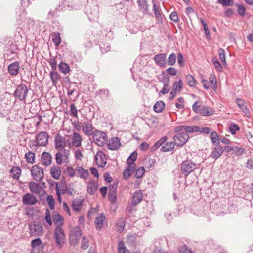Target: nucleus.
<instances>
[{
	"label": "nucleus",
	"instance_id": "1",
	"mask_svg": "<svg viewBox=\"0 0 253 253\" xmlns=\"http://www.w3.org/2000/svg\"><path fill=\"white\" fill-rule=\"evenodd\" d=\"M197 168V164L191 160L183 161L180 165V170L181 173L187 177L191 172L193 171Z\"/></svg>",
	"mask_w": 253,
	"mask_h": 253
},
{
	"label": "nucleus",
	"instance_id": "2",
	"mask_svg": "<svg viewBox=\"0 0 253 253\" xmlns=\"http://www.w3.org/2000/svg\"><path fill=\"white\" fill-rule=\"evenodd\" d=\"M55 243L59 248L63 247L65 243V234L62 227H56L54 231Z\"/></svg>",
	"mask_w": 253,
	"mask_h": 253
},
{
	"label": "nucleus",
	"instance_id": "3",
	"mask_svg": "<svg viewBox=\"0 0 253 253\" xmlns=\"http://www.w3.org/2000/svg\"><path fill=\"white\" fill-rule=\"evenodd\" d=\"M31 172L33 179L35 181L41 182L44 178V170L38 165L32 166Z\"/></svg>",
	"mask_w": 253,
	"mask_h": 253
},
{
	"label": "nucleus",
	"instance_id": "4",
	"mask_svg": "<svg viewBox=\"0 0 253 253\" xmlns=\"http://www.w3.org/2000/svg\"><path fill=\"white\" fill-rule=\"evenodd\" d=\"M82 232L78 226L74 227L70 234V242L72 245H75L80 240Z\"/></svg>",
	"mask_w": 253,
	"mask_h": 253
},
{
	"label": "nucleus",
	"instance_id": "5",
	"mask_svg": "<svg viewBox=\"0 0 253 253\" xmlns=\"http://www.w3.org/2000/svg\"><path fill=\"white\" fill-rule=\"evenodd\" d=\"M28 91V89L26 85L22 84L17 87L14 92V95L19 100L23 101L25 99Z\"/></svg>",
	"mask_w": 253,
	"mask_h": 253
},
{
	"label": "nucleus",
	"instance_id": "6",
	"mask_svg": "<svg viewBox=\"0 0 253 253\" xmlns=\"http://www.w3.org/2000/svg\"><path fill=\"white\" fill-rule=\"evenodd\" d=\"M93 135L95 142L99 146H103L107 141V135L103 131H96Z\"/></svg>",
	"mask_w": 253,
	"mask_h": 253
},
{
	"label": "nucleus",
	"instance_id": "7",
	"mask_svg": "<svg viewBox=\"0 0 253 253\" xmlns=\"http://www.w3.org/2000/svg\"><path fill=\"white\" fill-rule=\"evenodd\" d=\"M189 135L186 132L178 133L173 137L174 143L178 147L183 146L189 139Z\"/></svg>",
	"mask_w": 253,
	"mask_h": 253
},
{
	"label": "nucleus",
	"instance_id": "8",
	"mask_svg": "<svg viewBox=\"0 0 253 253\" xmlns=\"http://www.w3.org/2000/svg\"><path fill=\"white\" fill-rule=\"evenodd\" d=\"M32 249L30 253H43V245L40 238H36L31 241Z\"/></svg>",
	"mask_w": 253,
	"mask_h": 253
},
{
	"label": "nucleus",
	"instance_id": "9",
	"mask_svg": "<svg viewBox=\"0 0 253 253\" xmlns=\"http://www.w3.org/2000/svg\"><path fill=\"white\" fill-rule=\"evenodd\" d=\"M69 155L70 150L65 149H64L62 152L56 153L55 154V160L57 164L61 165L63 162L68 163Z\"/></svg>",
	"mask_w": 253,
	"mask_h": 253
},
{
	"label": "nucleus",
	"instance_id": "10",
	"mask_svg": "<svg viewBox=\"0 0 253 253\" xmlns=\"http://www.w3.org/2000/svg\"><path fill=\"white\" fill-rule=\"evenodd\" d=\"M30 232L32 236H41L43 232L42 224L40 222H34L32 225H29Z\"/></svg>",
	"mask_w": 253,
	"mask_h": 253
},
{
	"label": "nucleus",
	"instance_id": "11",
	"mask_svg": "<svg viewBox=\"0 0 253 253\" xmlns=\"http://www.w3.org/2000/svg\"><path fill=\"white\" fill-rule=\"evenodd\" d=\"M48 139V135L46 132L39 133L36 137L37 144L40 146H45L47 145Z\"/></svg>",
	"mask_w": 253,
	"mask_h": 253
},
{
	"label": "nucleus",
	"instance_id": "12",
	"mask_svg": "<svg viewBox=\"0 0 253 253\" xmlns=\"http://www.w3.org/2000/svg\"><path fill=\"white\" fill-rule=\"evenodd\" d=\"M167 54L165 53H160L156 55L153 59L157 65L160 67H164L166 66Z\"/></svg>",
	"mask_w": 253,
	"mask_h": 253
},
{
	"label": "nucleus",
	"instance_id": "13",
	"mask_svg": "<svg viewBox=\"0 0 253 253\" xmlns=\"http://www.w3.org/2000/svg\"><path fill=\"white\" fill-rule=\"evenodd\" d=\"M55 148L58 150H61L66 146L65 138L59 133L57 134L54 140Z\"/></svg>",
	"mask_w": 253,
	"mask_h": 253
},
{
	"label": "nucleus",
	"instance_id": "14",
	"mask_svg": "<svg viewBox=\"0 0 253 253\" xmlns=\"http://www.w3.org/2000/svg\"><path fill=\"white\" fill-rule=\"evenodd\" d=\"M121 146V142L119 138L117 137H112L109 140L107 147L111 150H117Z\"/></svg>",
	"mask_w": 253,
	"mask_h": 253
},
{
	"label": "nucleus",
	"instance_id": "15",
	"mask_svg": "<svg viewBox=\"0 0 253 253\" xmlns=\"http://www.w3.org/2000/svg\"><path fill=\"white\" fill-rule=\"evenodd\" d=\"M22 202L25 205H33L37 202V200L36 196L30 193H26L22 197Z\"/></svg>",
	"mask_w": 253,
	"mask_h": 253
},
{
	"label": "nucleus",
	"instance_id": "16",
	"mask_svg": "<svg viewBox=\"0 0 253 253\" xmlns=\"http://www.w3.org/2000/svg\"><path fill=\"white\" fill-rule=\"evenodd\" d=\"M106 219V216L103 213H100L99 216L95 218L94 225L96 230L100 231L102 229Z\"/></svg>",
	"mask_w": 253,
	"mask_h": 253
},
{
	"label": "nucleus",
	"instance_id": "17",
	"mask_svg": "<svg viewBox=\"0 0 253 253\" xmlns=\"http://www.w3.org/2000/svg\"><path fill=\"white\" fill-rule=\"evenodd\" d=\"M95 159L98 165L101 168H103L106 164L105 155L101 151L97 152Z\"/></svg>",
	"mask_w": 253,
	"mask_h": 253
},
{
	"label": "nucleus",
	"instance_id": "18",
	"mask_svg": "<svg viewBox=\"0 0 253 253\" xmlns=\"http://www.w3.org/2000/svg\"><path fill=\"white\" fill-rule=\"evenodd\" d=\"M19 64L18 62H14L10 64L8 67V71L10 75H17L19 71Z\"/></svg>",
	"mask_w": 253,
	"mask_h": 253
},
{
	"label": "nucleus",
	"instance_id": "19",
	"mask_svg": "<svg viewBox=\"0 0 253 253\" xmlns=\"http://www.w3.org/2000/svg\"><path fill=\"white\" fill-rule=\"evenodd\" d=\"M223 153V148L220 145H216L211 154V157L215 160L220 157Z\"/></svg>",
	"mask_w": 253,
	"mask_h": 253
},
{
	"label": "nucleus",
	"instance_id": "20",
	"mask_svg": "<svg viewBox=\"0 0 253 253\" xmlns=\"http://www.w3.org/2000/svg\"><path fill=\"white\" fill-rule=\"evenodd\" d=\"M53 220L55 224L56 227H62L64 223V218L58 212H53L52 214Z\"/></svg>",
	"mask_w": 253,
	"mask_h": 253
},
{
	"label": "nucleus",
	"instance_id": "21",
	"mask_svg": "<svg viewBox=\"0 0 253 253\" xmlns=\"http://www.w3.org/2000/svg\"><path fill=\"white\" fill-rule=\"evenodd\" d=\"M51 174L52 178L54 179H59L61 175L60 168L57 165L53 166L51 169Z\"/></svg>",
	"mask_w": 253,
	"mask_h": 253
},
{
	"label": "nucleus",
	"instance_id": "22",
	"mask_svg": "<svg viewBox=\"0 0 253 253\" xmlns=\"http://www.w3.org/2000/svg\"><path fill=\"white\" fill-rule=\"evenodd\" d=\"M143 197V193L141 190L136 191L132 198V204L133 205H136L140 203Z\"/></svg>",
	"mask_w": 253,
	"mask_h": 253
},
{
	"label": "nucleus",
	"instance_id": "23",
	"mask_svg": "<svg viewBox=\"0 0 253 253\" xmlns=\"http://www.w3.org/2000/svg\"><path fill=\"white\" fill-rule=\"evenodd\" d=\"M83 131L87 135H91L93 134V127L91 124L88 122H84L82 125Z\"/></svg>",
	"mask_w": 253,
	"mask_h": 253
},
{
	"label": "nucleus",
	"instance_id": "24",
	"mask_svg": "<svg viewBox=\"0 0 253 253\" xmlns=\"http://www.w3.org/2000/svg\"><path fill=\"white\" fill-rule=\"evenodd\" d=\"M41 159L43 164L47 166L51 164L52 158L49 153L44 152L42 155Z\"/></svg>",
	"mask_w": 253,
	"mask_h": 253
},
{
	"label": "nucleus",
	"instance_id": "25",
	"mask_svg": "<svg viewBox=\"0 0 253 253\" xmlns=\"http://www.w3.org/2000/svg\"><path fill=\"white\" fill-rule=\"evenodd\" d=\"M236 103L237 104L238 106L242 109L243 112L247 115L250 114V111L249 109L247 108V106L245 104V102L243 99L240 98L236 99Z\"/></svg>",
	"mask_w": 253,
	"mask_h": 253
},
{
	"label": "nucleus",
	"instance_id": "26",
	"mask_svg": "<svg viewBox=\"0 0 253 253\" xmlns=\"http://www.w3.org/2000/svg\"><path fill=\"white\" fill-rule=\"evenodd\" d=\"M175 143L173 142H165L163 146L161 148V151L162 152H169L174 149Z\"/></svg>",
	"mask_w": 253,
	"mask_h": 253
},
{
	"label": "nucleus",
	"instance_id": "27",
	"mask_svg": "<svg viewBox=\"0 0 253 253\" xmlns=\"http://www.w3.org/2000/svg\"><path fill=\"white\" fill-rule=\"evenodd\" d=\"M72 143L76 147H79L81 146L82 142V137L77 132H74L72 138Z\"/></svg>",
	"mask_w": 253,
	"mask_h": 253
},
{
	"label": "nucleus",
	"instance_id": "28",
	"mask_svg": "<svg viewBox=\"0 0 253 253\" xmlns=\"http://www.w3.org/2000/svg\"><path fill=\"white\" fill-rule=\"evenodd\" d=\"M98 187L97 183L93 181L88 184L87 191L90 195H93L97 191Z\"/></svg>",
	"mask_w": 253,
	"mask_h": 253
},
{
	"label": "nucleus",
	"instance_id": "29",
	"mask_svg": "<svg viewBox=\"0 0 253 253\" xmlns=\"http://www.w3.org/2000/svg\"><path fill=\"white\" fill-rule=\"evenodd\" d=\"M29 189L30 191L35 194H39L41 191V187L39 184L35 182H31L29 183Z\"/></svg>",
	"mask_w": 253,
	"mask_h": 253
},
{
	"label": "nucleus",
	"instance_id": "30",
	"mask_svg": "<svg viewBox=\"0 0 253 253\" xmlns=\"http://www.w3.org/2000/svg\"><path fill=\"white\" fill-rule=\"evenodd\" d=\"M213 110L207 106L202 107L199 111V113L202 116H210L213 114Z\"/></svg>",
	"mask_w": 253,
	"mask_h": 253
},
{
	"label": "nucleus",
	"instance_id": "31",
	"mask_svg": "<svg viewBox=\"0 0 253 253\" xmlns=\"http://www.w3.org/2000/svg\"><path fill=\"white\" fill-rule=\"evenodd\" d=\"M139 9L145 12L148 11L149 5L147 0H137Z\"/></svg>",
	"mask_w": 253,
	"mask_h": 253
},
{
	"label": "nucleus",
	"instance_id": "32",
	"mask_svg": "<svg viewBox=\"0 0 253 253\" xmlns=\"http://www.w3.org/2000/svg\"><path fill=\"white\" fill-rule=\"evenodd\" d=\"M165 107V104L163 101H157L154 105V111L156 113H161Z\"/></svg>",
	"mask_w": 253,
	"mask_h": 253
},
{
	"label": "nucleus",
	"instance_id": "33",
	"mask_svg": "<svg viewBox=\"0 0 253 253\" xmlns=\"http://www.w3.org/2000/svg\"><path fill=\"white\" fill-rule=\"evenodd\" d=\"M50 75L52 82V84L54 85H56L58 81L60 80L61 76L57 72L54 70L50 72Z\"/></svg>",
	"mask_w": 253,
	"mask_h": 253
},
{
	"label": "nucleus",
	"instance_id": "34",
	"mask_svg": "<svg viewBox=\"0 0 253 253\" xmlns=\"http://www.w3.org/2000/svg\"><path fill=\"white\" fill-rule=\"evenodd\" d=\"M84 200H75L73 201L72 206L73 210L76 211H79L81 210L83 204Z\"/></svg>",
	"mask_w": 253,
	"mask_h": 253
},
{
	"label": "nucleus",
	"instance_id": "35",
	"mask_svg": "<svg viewBox=\"0 0 253 253\" xmlns=\"http://www.w3.org/2000/svg\"><path fill=\"white\" fill-rule=\"evenodd\" d=\"M168 139V137L166 136H164L162 137L160 140H159L158 141H157L153 146L152 147V151H156L157 149H158L159 148H160L161 146V147L163 146L164 143H165V142Z\"/></svg>",
	"mask_w": 253,
	"mask_h": 253
},
{
	"label": "nucleus",
	"instance_id": "36",
	"mask_svg": "<svg viewBox=\"0 0 253 253\" xmlns=\"http://www.w3.org/2000/svg\"><path fill=\"white\" fill-rule=\"evenodd\" d=\"M58 68L60 71L64 74H66L70 71V67L69 65L65 62H60L58 65Z\"/></svg>",
	"mask_w": 253,
	"mask_h": 253
},
{
	"label": "nucleus",
	"instance_id": "37",
	"mask_svg": "<svg viewBox=\"0 0 253 253\" xmlns=\"http://www.w3.org/2000/svg\"><path fill=\"white\" fill-rule=\"evenodd\" d=\"M183 86V82L182 80L179 79L178 81H175L172 85V89L180 92L182 90Z\"/></svg>",
	"mask_w": 253,
	"mask_h": 253
},
{
	"label": "nucleus",
	"instance_id": "38",
	"mask_svg": "<svg viewBox=\"0 0 253 253\" xmlns=\"http://www.w3.org/2000/svg\"><path fill=\"white\" fill-rule=\"evenodd\" d=\"M27 161L31 164L35 163V154L31 151H29L25 155Z\"/></svg>",
	"mask_w": 253,
	"mask_h": 253
},
{
	"label": "nucleus",
	"instance_id": "39",
	"mask_svg": "<svg viewBox=\"0 0 253 253\" xmlns=\"http://www.w3.org/2000/svg\"><path fill=\"white\" fill-rule=\"evenodd\" d=\"M78 172L80 174V177L84 179H86L88 176L89 172L88 170L84 169L83 167H79Z\"/></svg>",
	"mask_w": 253,
	"mask_h": 253
},
{
	"label": "nucleus",
	"instance_id": "40",
	"mask_svg": "<svg viewBox=\"0 0 253 253\" xmlns=\"http://www.w3.org/2000/svg\"><path fill=\"white\" fill-rule=\"evenodd\" d=\"M185 81L188 85L190 87H194L196 84V81L191 75H187L185 77Z\"/></svg>",
	"mask_w": 253,
	"mask_h": 253
},
{
	"label": "nucleus",
	"instance_id": "41",
	"mask_svg": "<svg viewBox=\"0 0 253 253\" xmlns=\"http://www.w3.org/2000/svg\"><path fill=\"white\" fill-rule=\"evenodd\" d=\"M210 137L213 145H218L219 144V136L216 131L211 132Z\"/></svg>",
	"mask_w": 253,
	"mask_h": 253
},
{
	"label": "nucleus",
	"instance_id": "42",
	"mask_svg": "<svg viewBox=\"0 0 253 253\" xmlns=\"http://www.w3.org/2000/svg\"><path fill=\"white\" fill-rule=\"evenodd\" d=\"M52 41L56 46H59L60 44L61 40L59 32L54 33L52 34Z\"/></svg>",
	"mask_w": 253,
	"mask_h": 253
},
{
	"label": "nucleus",
	"instance_id": "43",
	"mask_svg": "<svg viewBox=\"0 0 253 253\" xmlns=\"http://www.w3.org/2000/svg\"><path fill=\"white\" fill-rule=\"evenodd\" d=\"M11 172L13 174V178L17 179L20 177L21 170L19 167H13L11 170Z\"/></svg>",
	"mask_w": 253,
	"mask_h": 253
},
{
	"label": "nucleus",
	"instance_id": "44",
	"mask_svg": "<svg viewBox=\"0 0 253 253\" xmlns=\"http://www.w3.org/2000/svg\"><path fill=\"white\" fill-rule=\"evenodd\" d=\"M118 253H129V252L125 247L123 241L119 242L118 247Z\"/></svg>",
	"mask_w": 253,
	"mask_h": 253
},
{
	"label": "nucleus",
	"instance_id": "45",
	"mask_svg": "<svg viewBox=\"0 0 253 253\" xmlns=\"http://www.w3.org/2000/svg\"><path fill=\"white\" fill-rule=\"evenodd\" d=\"M59 191H61L60 193L62 194H64L69 191V188L65 183L64 181H61L60 182V186H59Z\"/></svg>",
	"mask_w": 253,
	"mask_h": 253
},
{
	"label": "nucleus",
	"instance_id": "46",
	"mask_svg": "<svg viewBox=\"0 0 253 253\" xmlns=\"http://www.w3.org/2000/svg\"><path fill=\"white\" fill-rule=\"evenodd\" d=\"M198 126H184V131L186 132L192 133L197 132L199 130Z\"/></svg>",
	"mask_w": 253,
	"mask_h": 253
},
{
	"label": "nucleus",
	"instance_id": "47",
	"mask_svg": "<svg viewBox=\"0 0 253 253\" xmlns=\"http://www.w3.org/2000/svg\"><path fill=\"white\" fill-rule=\"evenodd\" d=\"M176 56L174 53L170 54L168 58V64L170 66L174 65L176 62Z\"/></svg>",
	"mask_w": 253,
	"mask_h": 253
},
{
	"label": "nucleus",
	"instance_id": "48",
	"mask_svg": "<svg viewBox=\"0 0 253 253\" xmlns=\"http://www.w3.org/2000/svg\"><path fill=\"white\" fill-rule=\"evenodd\" d=\"M212 62L217 71L220 72L222 70V67L216 57L212 58Z\"/></svg>",
	"mask_w": 253,
	"mask_h": 253
},
{
	"label": "nucleus",
	"instance_id": "49",
	"mask_svg": "<svg viewBox=\"0 0 253 253\" xmlns=\"http://www.w3.org/2000/svg\"><path fill=\"white\" fill-rule=\"evenodd\" d=\"M145 173V169L143 167L138 168L135 172V177L137 178H142Z\"/></svg>",
	"mask_w": 253,
	"mask_h": 253
},
{
	"label": "nucleus",
	"instance_id": "50",
	"mask_svg": "<svg viewBox=\"0 0 253 253\" xmlns=\"http://www.w3.org/2000/svg\"><path fill=\"white\" fill-rule=\"evenodd\" d=\"M235 5L237 7L238 13L242 17L244 16L246 12L245 7L243 5L239 3H235Z\"/></svg>",
	"mask_w": 253,
	"mask_h": 253
},
{
	"label": "nucleus",
	"instance_id": "51",
	"mask_svg": "<svg viewBox=\"0 0 253 253\" xmlns=\"http://www.w3.org/2000/svg\"><path fill=\"white\" fill-rule=\"evenodd\" d=\"M125 225V223L123 218L118 220L117 222L118 231L122 233L124 230Z\"/></svg>",
	"mask_w": 253,
	"mask_h": 253
},
{
	"label": "nucleus",
	"instance_id": "52",
	"mask_svg": "<svg viewBox=\"0 0 253 253\" xmlns=\"http://www.w3.org/2000/svg\"><path fill=\"white\" fill-rule=\"evenodd\" d=\"M47 201L50 209L52 210L55 207V200L51 195H48Z\"/></svg>",
	"mask_w": 253,
	"mask_h": 253
},
{
	"label": "nucleus",
	"instance_id": "53",
	"mask_svg": "<svg viewBox=\"0 0 253 253\" xmlns=\"http://www.w3.org/2000/svg\"><path fill=\"white\" fill-rule=\"evenodd\" d=\"M229 131L233 135L235 134L236 131H238L240 129V127L237 124H235L234 123H231L229 127Z\"/></svg>",
	"mask_w": 253,
	"mask_h": 253
},
{
	"label": "nucleus",
	"instance_id": "54",
	"mask_svg": "<svg viewBox=\"0 0 253 253\" xmlns=\"http://www.w3.org/2000/svg\"><path fill=\"white\" fill-rule=\"evenodd\" d=\"M137 156L136 152H133L127 159V164H135L134 162L136 160Z\"/></svg>",
	"mask_w": 253,
	"mask_h": 253
},
{
	"label": "nucleus",
	"instance_id": "55",
	"mask_svg": "<svg viewBox=\"0 0 253 253\" xmlns=\"http://www.w3.org/2000/svg\"><path fill=\"white\" fill-rule=\"evenodd\" d=\"M100 49L103 53H105L110 50V47L108 43H101L99 44Z\"/></svg>",
	"mask_w": 253,
	"mask_h": 253
},
{
	"label": "nucleus",
	"instance_id": "56",
	"mask_svg": "<svg viewBox=\"0 0 253 253\" xmlns=\"http://www.w3.org/2000/svg\"><path fill=\"white\" fill-rule=\"evenodd\" d=\"M211 87L214 90L217 89L216 79L214 75L211 76L210 78Z\"/></svg>",
	"mask_w": 253,
	"mask_h": 253
},
{
	"label": "nucleus",
	"instance_id": "57",
	"mask_svg": "<svg viewBox=\"0 0 253 253\" xmlns=\"http://www.w3.org/2000/svg\"><path fill=\"white\" fill-rule=\"evenodd\" d=\"M218 2L223 6H232L234 4L233 0H217Z\"/></svg>",
	"mask_w": 253,
	"mask_h": 253
},
{
	"label": "nucleus",
	"instance_id": "58",
	"mask_svg": "<svg viewBox=\"0 0 253 253\" xmlns=\"http://www.w3.org/2000/svg\"><path fill=\"white\" fill-rule=\"evenodd\" d=\"M218 54L221 61L223 63H226L225 53L224 49L220 48L218 50Z\"/></svg>",
	"mask_w": 253,
	"mask_h": 253
},
{
	"label": "nucleus",
	"instance_id": "59",
	"mask_svg": "<svg viewBox=\"0 0 253 253\" xmlns=\"http://www.w3.org/2000/svg\"><path fill=\"white\" fill-rule=\"evenodd\" d=\"M177 62L180 66L183 67L185 65V60L182 53H178L177 54Z\"/></svg>",
	"mask_w": 253,
	"mask_h": 253
},
{
	"label": "nucleus",
	"instance_id": "60",
	"mask_svg": "<svg viewBox=\"0 0 253 253\" xmlns=\"http://www.w3.org/2000/svg\"><path fill=\"white\" fill-rule=\"evenodd\" d=\"M49 63L52 70L55 71L57 68L56 57H52L49 59Z\"/></svg>",
	"mask_w": 253,
	"mask_h": 253
},
{
	"label": "nucleus",
	"instance_id": "61",
	"mask_svg": "<svg viewBox=\"0 0 253 253\" xmlns=\"http://www.w3.org/2000/svg\"><path fill=\"white\" fill-rule=\"evenodd\" d=\"M161 82H163L164 84L167 85L169 83V78L167 74L164 72H162V78L161 80Z\"/></svg>",
	"mask_w": 253,
	"mask_h": 253
},
{
	"label": "nucleus",
	"instance_id": "62",
	"mask_svg": "<svg viewBox=\"0 0 253 253\" xmlns=\"http://www.w3.org/2000/svg\"><path fill=\"white\" fill-rule=\"evenodd\" d=\"M66 170L69 176L73 177L75 175V170L72 167L70 166L67 167Z\"/></svg>",
	"mask_w": 253,
	"mask_h": 253
},
{
	"label": "nucleus",
	"instance_id": "63",
	"mask_svg": "<svg viewBox=\"0 0 253 253\" xmlns=\"http://www.w3.org/2000/svg\"><path fill=\"white\" fill-rule=\"evenodd\" d=\"M245 149L242 147H234L233 152L237 155L240 156L244 153Z\"/></svg>",
	"mask_w": 253,
	"mask_h": 253
},
{
	"label": "nucleus",
	"instance_id": "64",
	"mask_svg": "<svg viewBox=\"0 0 253 253\" xmlns=\"http://www.w3.org/2000/svg\"><path fill=\"white\" fill-rule=\"evenodd\" d=\"M70 113L75 117H78V111L74 103L70 104Z\"/></svg>",
	"mask_w": 253,
	"mask_h": 253
}]
</instances>
